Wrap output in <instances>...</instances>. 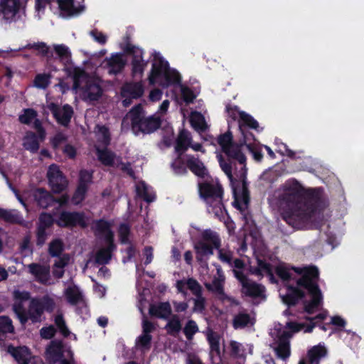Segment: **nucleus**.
Listing matches in <instances>:
<instances>
[{
  "label": "nucleus",
  "instance_id": "obj_1",
  "mask_svg": "<svg viewBox=\"0 0 364 364\" xmlns=\"http://www.w3.org/2000/svg\"><path fill=\"white\" fill-rule=\"evenodd\" d=\"M278 200L284 210L282 219L297 229L310 222L322 206L320 193L314 189L289 187L279 195Z\"/></svg>",
  "mask_w": 364,
  "mask_h": 364
},
{
  "label": "nucleus",
  "instance_id": "obj_2",
  "mask_svg": "<svg viewBox=\"0 0 364 364\" xmlns=\"http://www.w3.org/2000/svg\"><path fill=\"white\" fill-rule=\"evenodd\" d=\"M295 273L301 277L296 280L299 287L307 291L311 296V301H304V310L309 314H312L323 302V295L318 285L319 270L316 266L291 267Z\"/></svg>",
  "mask_w": 364,
  "mask_h": 364
},
{
  "label": "nucleus",
  "instance_id": "obj_3",
  "mask_svg": "<svg viewBox=\"0 0 364 364\" xmlns=\"http://www.w3.org/2000/svg\"><path fill=\"white\" fill-rule=\"evenodd\" d=\"M218 159L221 169L230 181L232 193L235 197L234 206L237 210H241L242 205L238 201V195H240V198L245 205H248L250 200V191L248 189V181L247 178V168L246 166V162L241 164L242 166L238 171L235 173V176H234L232 174V161L233 160H229L228 159L227 161L222 155L218 156Z\"/></svg>",
  "mask_w": 364,
  "mask_h": 364
},
{
  "label": "nucleus",
  "instance_id": "obj_4",
  "mask_svg": "<svg viewBox=\"0 0 364 364\" xmlns=\"http://www.w3.org/2000/svg\"><path fill=\"white\" fill-rule=\"evenodd\" d=\"M55 308V300L46 294L39 298H32L28 310L24 308L17 317L22 325H25L28 321L36 323L42 321L45 311L52 313Z\"/></svg>",
  "mask_w": 364,
  "mask_h": 364
},
{
  "label": "nucleus",
  "instance_id": "obj_5",
  "mask_svg": "<svg viewBox=\"0 0 364 364\" xmlns=\"http://www.w3.org/2000/svg\"><path fill=\"white\" fill-rule=\"evenodd\" d=\"M132 130L143 134H151L160 128L161 120L158 117H145L141 104L134 106L129 112Z\"/></svg>",
  "mask_w": 364,
  "mask_h": 364
},
{
  "label": "nucleus",
  "instance_id": "obj_6",
  "mask_svg": "<svg viewBox=\"0 0 364 364\" xmlns=\"http://www.w3.org/2000/svg\"><path fill=\"white\" fill-rule=\"evenodd\" d=\"M221 240L219 235L210 230H205L201 234V239L194 245L198 262H203L205 257L208 258L214 254V249H219Z\"/></svg>",
  "mask_w": 364,
  "mask_h": 364
},
{
  "label": "nucleus",
  "instance_id": "obj_7",
  "mask_svg": "<svg viewBox=\"0 0 364 364\" xmlns=\"http://www.w3.org/2000/svg\"><path fill=\"white\" fill-rule=\"evenodd\" d=\"M217 142L220 145L223 153L225 154L229 160H235L239 164L246 162L247 158L243 153V144L233 141V136L230 131L220 134L218 136Z\"/></svg>",
  "mask_w": 364,
  "mask_h": 364
},
{
  "label": "nucleus",
  "instance_id": "obj_8",
  "mask_svg": "<svg viewBox=\"0 0 364 364\" xmlns=\"http://www.w3.org/2000/svg\"><path fill=\"white\" fill-rule=\"evenodd\" d=\"M200 196L214 210H221L224 207L223 203V188L221 184H213L203 182L198 184Z\"/></svg>",
  "mask_w": 364,
  "mask_h": 364
},
{
  "label": "nucleus",
  "instance_id": "obj_9",
  "mask_svg": "<svg viewBox=\"0 0 364 364\" xmlns=\"http://www.w3.org/2000/svg\"><path fill=\"white\" fill-rule=\"evenodd\" d=\"M55 224L61 228L80 227L82 229L88 226L87 217L84 212L63 210L60 213Z\"/></svg>",
  "mask_w": 364,
  "mask_h": 364
},
{
  "label": "nucleus",
  "instance_id": "obj_10",
  "mask_svg": "<svg viewBox=\"0 0 364 364\" xmlns=\"http://www.w3.org/2000/svg\"><path fill=\"white\" fill-rule=\"evenodd\" d=\"M55 223V219L50 213L43 212L39 215L36 229L37 246L42 247L45 245Z\"/></svg>",
  "mask_w": 364,
  "mask_h": 364
},
{
  "label": "nucleus",
  "instance_id": "obj_11",
  "mask_svg": "<svg viewBox=\"0 0 364 364\" xmlns=\"http://www.w3.org/2000/svg\"><path fill=\"white\" fill-rule=\"evenodd\" d=\"M123 50L124 53L132 56L131 61L132 75L134 77L137 75L142 76L148 64V61L143 59L144 50L129 42L126 43Z\"/></svg>",
  "mask_w": 364,
  "mask_h": 364
},
{
  "label": "nucleus",
  "instance_id": "obj_12",
  "mask_svg": "<svg viewBox=\"0 0 364 364\" xmlns=\"http://www.w3.org/2000/svg\"><path fill=\"white\" fill-rule=\"evenodd\" d=\"M48 184L55 193H60L66 189L68 182L59 166L55 164L49 166L47 171Z\"/></svg>",
  "mask_w": 364,
  "mask_h": 364
},
{
  "label": "nucleus",
  "instance_id": "obj_13",
  "mask_svg": "<svg viewBox=\"0 0 364 364\" xmlns=\"http://www.w3.org/2000/svg\"><path fill=\"white\" fill-rule=\"evenodd\" d=\"M48 108L58 124L64 127H67L70 124L74 113L73 109L70 105L65 104L61 108L58 104L50 102L48 105Z\"/></svg>",
  "mask_w": 364,
  "mask_h": 364
},
{
  "label": "nucleus",
  "instance_id": "obj_14",
  "mask_svg": "<svg viewBox=\"0 0 364 364\" xmlns=\"http://www.w3.org/2000/svg\"><path fill=\"white\" fill-rule=\"evenodd\" d=\"M62 340L55 339L50 341L46 350V358L50 363L55 364L65 358L68 348Z\"/></svg>",
  "mask_w": 364,
  "mask_h": 364
},
{
  "label": "nucleus",
  "instance_id": "obj_15",
  "mask_svg": "<svg viewBox=\"0 0 364 364\" xmlns=\"http://www.w3.org/2000/svg\"><path fill=\"white\" fill-rule=\"evenodd\" d=\"M169 63L159 53L154 55V62L149 75L150 85H155L169 68Z\"/></svg>",
  "mask_w": 364,
  "mask_h": 364
},
{
  "label": "nucleus",
  "instance_id": "obj_16",
  "mask_svg": "<svg viewBox=\"0 0 364 364\" xmlns=\"http://www.w3.org/2000/svg\"><path fill=\"white\" fill-rule=\"evenodd\" d=\"M287 292L286 294L282 296V301L289 307L296 306L299 301L306 297V293L302 287L293 285L287 286Z\"/></svg>",
  "mask_w": 364,
  "mask_h": 364
},
{
  "label": "nucleus",
  "instance_id": "obj_17",
  "mask_svg": "<svg viewBox=\"0 0 364 364\" xmlns=\"http://www.w3.org/2000/svg\"><path fill=\"white\" fill-rule=\"evenodd\" d=\"M105 60L109 75H117L121 73L127 65V60L122 53H112L109 58H106Z\"/></svg>",
  "mask_w": 364,
  "mask_h": 364
},
{
  "label": "nucleus",
  "instance_id": "obj_18",
  "mask_svg": "<svg viewBox=\"0 0 364 364\" xmlns=\"http://www.w3.org/2000/svg\"><path fill=\"white\" fill-rule=\"evenodd\" d=\"M112 225L105 219L96 220L93 223L92 229L96 235H103L105 242H114V235L111 229Z\"/></svg>",
  "mask_w": 364,
  "mask_h": 364
},
{
  "label": "nucleus",
  "instance_id": "obj_19",
  "mask_svg": "<svg viewBox=\"0 0 364 364\" xmlns=\"http://www.w3.org/2000/svg\"><path fill=\"white\" fill-rule=\"evenodd\" d=\"M186 164L194 175L200 178H204L208 175V170L203 162L194 155H186Z\"/></svg>",
  "mask_w": 364,
  "mask_h": 364
},
{
  "label": "nucleus",
  "instance_id": "obj_20",
  "mask_svg": "<svg viewBox=\"0 0 364 364\" xmlns=\"http://www.w3.org/2000/svg\"><path fill=\"white\" fill-rule=\"evenodd\" d=\"M144 92L141 82H127L121 88L122 97H131L134 99L140 98Z\"/></svg>",
  "mask_w": 364,
  "mask_h": 364
},
{
  "label": "nucleus",
  "instance_id": "obj_21",
  "mask_svg": "<svg viewBox=\"0 0 364 364\" xmlns=\"http://www.w3.org/2000/svg\"><path fill=\"white\" fill-rule=\"evenodd\" d=\"M290 337L291 333L288 331H284L278 337V345L275 351L277 356L283 360H286L290 355Z\"/></svg>",
  "mask_w": 364,
  "mask_h": 364
},
{
  "label": "nucleus",
  "instance_id": "obj_22",
  "mask_svg": "<svg viewBox=\"0 0 364 364\" xmlns=\"http://www.w3.org/2000/svg\"><path fill=\"white\" fill-rule=\"evenodd\" d=\"M7 352L16 360L18 364H28L31 358L30 350L28 347H14L10 344L7 347Z\"/></svg>",
  "mask_w": 364,
  "mask_h": 364
},
{
  "label": "nucleus",
  "instance_id": "obj_23",
  "mask_svg": "<svg viewBox=\"0 0 364 364\" xmlns=\"http://www.w3.org/2000/svg\"><path fill=\"white\" fill-rule=\"evenodd\" d=\"M34 199L37 205L43 209L53 206L57 201L50 192L43 188L36 190L34 193Z\"/></svg>",
  "mask_w": 364,
  "mask_h": 364
},
{
  "label": "nucleus",
  "instance_id": "obj_24",
  "mask_svg": "<svg viewBox=\"0 0 364 364\" xmlns=\"http://www.w3.org/2000/svg\"><path fill=\"white\" fill-rule=\"evenodd\" d=\"M192 136L186 129H182L176 139L175 151L176 154H183L191 146Z\"/></svg>",
  "mask_w": 364,
  "mask_h": 364
},
{
  "label": "nucleus",
  "instance_id": "obj_25",
  "mask_svg": "<svg viewBox=\"0 0 364 364\" xmlns=\"http://www.w3.org/2000/svg\"><path fill=\"white\" fill-rule=\"evenodd\" d=\"M107 246L100 249L95 254V261L97 264L105 265L109 262L112 252L117 249L114 242H105Z\"/></svg>",
  "mask_w": 364,
  "mask_h": 364
},
{
  "label": "nucleus",
  "instance_id": "obj_26",
  "mask_svg": "<svg viewBox=\"0 0 364 364\" xmlns=\"http://www.w3.org/2000/svg\"><path fill=\"white\" fill-rule=\"evenodd\" d=\"M239 129L245 130V129H253L257 132L262 131V128L259 127L258 122L250 114L244 111L239 113Z\"/></svg>",
  "mask_w": 364,
  "mask_h": 364
},
{
  "label": "nucleus",
  "instance_id": "obj_27",
  "mask_svg": "<svg viewBox=\"0 0 364 364\" xmlns=\"http://www.w3.org/2000/svg\"><path fill=\"white\" fill-rule=\"evenodd\" d=\"M149 313L151 316L167 319L172 313L169 302H160L158 304L150 305Z\"/></svg>",
  "mask_w": 364,
  "mask_h": 364
},
{
  "label": "nucleus",
  "instance_id": "obj_28",
  "mask_svg": "<svg viewBox=\"0 0 364 364\" xmlns=\"http://www.w3.org/2000/svg\"><path fill=\"white\" fill-rule=\"evenodd\" d=\"M96 155L98 161L102 165L108 167H114L116 166L115 160L117 161L118 157L114 151L107 147L102 149L97 148Z\"/></svg>",
  "mask_w": 364,
  "mask_h": 364
},
{
  "label": "nucleus",
  "instance_id": "obj_29",
  "mask_svg": "<svg viewBox=\"0 0 364 364\" xmlns=\"http://www.w3.org/2000/svg\"><path fill=\"white\" fill-rule=\"evenodd\" d=\"M12 295L14 300L12 309L16 315L18 316L24 309L23 303L30 299L31 294L27 291H20L19 289H15L13 291Z\"/></svg>",
  "mask_w": 364,
  "mask_h": 364
},
{
  "label": "nucleus",
  "instance_id": "obj_30",
  "mask_svg": "<svg viewBox=\"0 0 364 364\" xmlns=\"http://www.w3.org/2000/svg\"><path fill=\"white\" fill-rule=\"evenodd\" d=\"M181 81V77L180 74L176 70L171 69L169 67L158 82L163 88H167L171 85H180Z\"/></svg>",
  "mask_w": 364,
  "mask_h": 364
},
{
  "label": "nucleus",
  "instance_id": "obj_31",
  "mask_svg": "<svg viewBox=\"0 0 364 364\" xmlns=\"http://www.w3.org/2000/svg\"><path fill=\"white\" fill-rule=\"evenodd\" d=\"M84 92L87 94V97L90 101H97L102 97V88L95 80L87 79Z\"/></svg>",
  "mask_w": 364,
  "mask_h": 364
},
{
  "label": "nucleus",
  "instance_id": "obj_32",
  "mask_svg": "<svg viewBox=\"0 0 364 364\" xmlns=\"http://www.w3.org/2000/svg\"><path fill=\"white\" fill-rule=\"evenodd\" d=\"M0 219L10 224L25 225L22 215L16 210H7L0 208Z\"/></svg>",
  "mask_w": 364,
  "mask_h": 364
},
{
  "label": "nucleus",
  "instance_id": "obj_33",
  "mask_svg": "<svg viewBox=\"0 0 364 364\" xmlns=\"http://www.w3.org/2000/svg\"><path fill=\"white\" fill-rule=\"evenodd\" d=\"M65 71L68 75L73 78V88L75 90L80 88L82 81L87 78V73L79 67L67 68Z\"/></svg>",
  "mask_w": 364,
  "mask_h": 364
},
{
  "label": "nucleus",
  "instance_id": "obj_34",
  "mask_svg": "<svg viewBox=\"0 0 364 364\" xmlns=\"http://www.w3.org/2000/svg\"><path fill=\"white\" fill-rule=\"evenodd\" d=\"M29 272L34 275L38 281L41 283L46 282L50 274L48 267L38 263H31L28 265Z\"/></svg>",
  "mask_w": 364,
  "mask_h": 364
},
{
  "label": "nucleus",
  "instance_id": "obj_35",
  "mask_svg": "<svg viewBox=\"0 0 364 364\" xmlns=\"http://www.w3.org/2000/svg\"><path fill=\"white\" fill-rule=\"evenodd\" d=\"M0 6L4 17L6 19L12 18L19 9V0H3Z\"/></svg>",
  "mask_w": 364,
  "mask_h": 364
},
{
  "label": "nucleus",
  "instance_id": "obj_36",
  "mask_svg": "<svg viewBox=\"0 0 364 364\" xmlns=\"http://www.w3.org/2000/svg\"><path fill=\"white\" fill-rule=\"evenodd\" d=\"M242 293L246 296L252 298H259L263 296L265 288L263 285L257 284L255 282L250 281L245 284L242 289Z\"/></svg>",
  "mask_w": 364,
  "mask_h": 364
},
{
  "label": "nucleus",
  "instance_id": "obj_37",
  "mask_svg": "<svg viewBox=\"0 0 364 364\" xmlns=\"http://www.w3.org/2000/svg\"><path fill=\"white\" fill-rule=\"evenodd\" d=\"M23 146L33 154L37 153L40 148L37 134L31 131L27 132L23 139Z\"/></svg>",
  "mask_w": 364,
  "mask_h": 364
},
{
  "label": "nucleus",
  "instance_id": "obj_38",
  "mask_svg": "<svg viewBox=\"0 0 364 364\" xmlns=\"http://www.w3.org/2000/svg\"><path fill=\"white\" fill-rule=\"evenodd\" d=\"M254 323V319L245 312H239L232 320V326L235 329L244 328L249 325L252 326Z\"/></svg>",
  "mask_w": 364,
  "mask_h": 364
},
{
  "label": "nucleus",
  "instance_id": "obj_39",
  "mask_svg": "<svg viewBox=\"0 0 364 364\" xmlns=\"http://www.w3.org/2000/svg\"><path fill=\"white\" fill-rule=\"evenodd\" d=\"M62 14L71 16L79 13L80 9L75 6L74 0H56Z\"/></svg>",
  "mask_w": 364,
  "mask_h": 364
},
{
  "label": "nucleus",
  "instance_id": "obj_40",
  "mask_svg": "<svg viewBox=\"0 0 364 364\" xmlns=\"http://www.w3.org/2000/svg\"><path fill=\"white\" fill-rule=\"evenodd\" d=\"M326 353L327 350L324 346L321 345L314 346L308 351L310 364H318L321 358L324 357Z\"/></svg>",
  "mask_w": 364,
  "mask_h": 364
},
{
  "label": "nucleus",
  "instance_id": "obj_41",
  "mask_svg": "<svg viewBox=\"0 0 364 364\" xmlns=\"http://www.w3.org/2000/svg\"><path fill=\"white\" fill-rule=\"evenodd\" d=\"M14 331L12 320L7 316H0V341L6 339L7 333Z\"/></svg>",
  "mask_w": 364,
  "mask_h": 364
},
{
  "label": "nucleus",
  "instance_id": "obj_42",
  "mask_svg": "<svg viewBox=\"0 0 364 364\" xmlns=\"http://www.w3.org/2000/svg\"><path fill=\"white\" fill-rule=\"evenodd\" d=\"M64 250L65 245L62 239L55 238L50 242L48 252L51 257H58Z\"/></svg>",
  "mask_w": 364,
  "mask_h": 364
},
{
  "label": "nucleus",
  "instance_id": "obj_43",
  "mask_svg": "<svg viewBox=\"0 0 364 364\" xmlns=\"http://www.w3.org/2000/svg\"><path fill=\"white\" fill-rule=\"evenodd\" d=\"M165 328L169 335L176 336L182 329V324L179 316L177 314L171 315Z\"/></svg>",
  "mask_w": 364,
  "mask_h": 364
},
{
  "label": "nucleus",
  "instance_id": "obj_44",
  "mask_svg": "<svg viewBox=\"0 0 364 364\" xmlns=\"http://www.w3.org/2000/svg\"><path fill=\"white\" fill-rule=\"evenodd\" d=\"M183 154H177V156L171 164V167L176 175L183 176L188 173L186 161L182 158Z\"/></svg>",
  "mask_w": 364,
  "mask_h": 364
},
{
  "label": "nucleus",
  "instance_id": "obj_45",
  "mask_svg": "<svg viewBox=\"0 0 364 364\" xmlns=\"http://www.w3.org/2000/svg\"><path fill=\"white\" fill-rule=\"evenodd\" d=\"M65 296L68 302L71 305H76L82 300V294L77 287L67 288Z\"/></svg>",
  "mask_w": 364,
  "mask_h": 364
},
{
  "label": "nucleus",
  "instance_id": "obj_46",
  "mask_svg": "<svg viewBox=\"0 0 364 364\" xmlns=\"http://www.w3.org/2000/svg\"><path fill=\"white\" fill-rule=\"evenodd\" d=\"M152 336L141 333L136 340V346L141 352H146L151 347Z\"/></svg>",
  "mask_w": 364,
  "mask_h": 364
},
{
  "label": "nucleus",
  "instance_id": "obj_47",
  "mask_svg": "<svg viewBox=\"0 0 364 364\" xmlns=\"http://www.w3.org/2000/svg\"><path fill=\"white\" fill-rule=\"evenodd\" d=\"M136 194L147 203H151L156 198L155 194L149 192L148 186L144 182L136 186Z\"/></svg>",
  "mask_w": 364,
  "mask_h": 364
},
{
  "label": "nucleus",
  "instance_id": "obj_48",
  "mask_svg": "<svg viewBox=\"0 0 364 364\" xmlns=\"http://www.w3.org/2000/svg\"><path fill=\"white\" fill-rule=\"evenodd\" d=\"M51 75L49 73L37 74L34 78V86L40 89H46L50 84Z\"/></svg>",
  "mask_w": 364,
  "mask_h": 364
},
{
  "label": "nucleus",
  "instance_id": "obj_49",
  "mask_svg": "<svg viewBox=\"0 0 364 364\" xmlns=\"http://www.w3.org/2000/svg\"><path fill=\"white\" fill-rule=\"evenodd\" d=\"M119 241L122 244H131L129 236L131 234V228L127 223H121L118 228Z\"/></svg>",
  "mask_w": 364,
  "mask_h": 364
},
{
  "label": "nucleus",
  "instance_id": "obj_50",
  "mask_svg": "<svg viewBox=\"0 0 364 364\" xmlns=\"http://www.w3.org/2000/svg\"><path fill=\"white\" fill-rule=\"evenodd\" d=\"M183 331L186 338L188 341H191L193 338L194 335L199 331V328L196 322L191 319L186 322Z\"/></svg>",
  "mask_w": 364,
  "mask_h": 364
},
{
  "label": "nucleus",
  "instance_id": "obj_51",
  "mask_svg": "<svg viewBox=\"0 0 364 364\" xmlns=\"http://www.w3.org/2000/svg\"><path fill=\"white\" fill-rule=\"evenodd\" d=\"M88 188L84 186H77V188L72 196L71 201L74 205L80 204L85 198Z\"/></svg>",
  "mask_w": 364,
  "mask_h": 364
},
{
  "label": "nucleus",
  "instance_id": "obj_52",
  "mask_svg": "<svg viewBox=\"0 0 364 364\" xmlns=\"http://www.w3.org/2000/svg\"><path fill=\"white\" fill-rule=\"evenodd\" d=\"M54 323L63 337L67 338L70 336V331L66 325L63 314L56 315L54 318Z\"/></svg>",
  "mask_w": 364,
  "mask_h": 364
},
{
  "label": "nucleus",
  "instance_id": "obj_53",
  "mask_svg": "<svg viewBox=\"0 0 364 364\" xmlns=\"http://www.w3.org/2000/svg\"><path fill=\"white\" fill-rule=\"evenodd\" d=\"M25 48L34 49L38 50V53L43 57H48L50 54L52 55L49 47L44 42L28 43L26 46Z\"/></svg>",
  "mask_w": 364,
  "mask_h": 364
},
{
  "label": "nucleus",
  "instance_id": "obj_54",
  "mask_svg": "<svg viewBox=\"0 0 364 364\" xmlns=\"http://www.w3.org/2000/svg\"><path fill=\"white\" fill-rule=\"evenodd\" d=\"M37 112L32 108H26L23 109V114H20L18 120L21 124H30L31 122L37 117Z\"/></svg>",
  "mask_w": 364,
  "mask_h": 364
},
{
  "label": "nucleus",
  "instance_id": "obj_55",
  "mask_svg": "<svg viewBox=\"0 0 364 364\" xmlns=\"http://www.w3.org/2000/svg\"><path fill=\"white\" fill-rule=\"evenodd\" d=\"M205 286L206 289L210 291L214 292L219 295L224 294L223 280H220L219 278L215 277L211 284L205 283Z\"/></svg>",
  "mask_w": 364,
  "mask_h": 364
},
{
  "label": "nucleus",
  "instance_id": "obj_56",
  "mask_svg": "<svg viewBox=\"0 0 364 364\" xmlns=\"http://www.w3.org/2000/svg\"><path fill=\"white\" fill-rule=\"evenodd\" d=\"M276 274L284 282H289L291 278L289 269L284 264H279L274 269Z\"/></svg>",
  "mask_w": 364,
  "mask_h": 364
},
{
  "label": "nucleus",
  "instance_id": "obj_57",
  "mask_svg": "<svg viewBox=\"0 0 364 364\" xmlns=\"http://www.w3.org/2000/svg\"><path fill=\"white\" fill-rule=\"evenodd\" d=\"M92 181V173L86 169H82L79 173L78 186H84L87 188Z\"/></svg>",
  "mask_w": 364,
  "mask_h": 364
},
{
  "label": "nucleus",
  "instance_id": "obj_58",
  "mask_svg": "<svg viewBox=\"0 0 364 364\" xmlns=\"http://www.w3.org/2000/svg\"><path fill=\"white\" fill-rule=\"evenodd\" d=\"M181 95L182 100L186 105L193 103L196 98V95L194 94L193 91L187 86H181Z\"/></svg>",
  "mask_w": 364,
  "mask_h": 364
},
{
  "label": "nucleus",
  "instance_id": "obj_59",
  "mask_svg": "<svg viewBox=\"0 0 364 364\" xmlns=\"http://www.w3.org/2000/svg\"><path fill=\"white\" fill-rule=\"evenodd\" d=\"M119 166L122 172L126 173L129 176L132 177V178H135V172L132 168L131 163H124L122 161V158L120 156H118L117 164L114 167L118 168Z\"/></svg>",
  "mask_w": 364,
  "mask_h": 364
},
{
  "label": "nucleus",
  "instance_id": "obj_60",
  "mask_svg": "<svg viewBox=\"0 0 364 364\" xmlns=\"http://www.w3.org/2000/svg\"><path fill=\"white\" fill-rule=\"evenodd\" d=\"M186 283L188 289L193 295L199 296H201L202 287L196 279L193 278H188Z\"/></svg>",
  "mask_w": 364,
  "mask_h": 364
},
{
  "label": "nucleus",
  "instance_id": "obj_61",
  "mask_svg": "<svg viewBox=\"0 0 364 364\" xmlns=\"http://www.w3.org/2000/svg\"><path fill=\"white\" fill-rule=\"evenodd\" d=\"M54 50L61 60H68L71 57L69 48L63 44L55 46Z\"/></svg>",
  "mask_w": 364,
  "mask_h": 364
},
{
  "label": "nucleus",
  "instance_id": "obj_62",
  "mask_svg": "<svg viewBox=\"0 0 364 364\" xmlns=\"http://www.w3.org/2000/svg\"><path fill=\"white\" fill-rule=\"evenodd\" d=\"M67 141V136L61 132H58L50 139V144L54 150L58 149L60 146Z\"/></svg>",
  "mask_w": 364,
  "mask_h": 364
},
{
  "label": "nucleus",
  "instance_id": "obj_63",
  "mask_svg": "<svg viewBox=\"0 0 364 364\" xmlns=\"http://www.w3.org/2000/svg\"><path fill=\"white\" fill-rule=\"evenodd\" d=\"M55 333L56 329L53 325L43 327L40 330V335L44 339H51L55 336Z\"/></svg>",
  "mask_w": 364,
  "mask_h": 364
},
{
  "label": "nucleus",
  "instance_id": "obj_64",
  "mask_svg": "<svg viewBox=\"0 0 364 364\" xmlns=\"http://www.w3.org/2000/svg\"><path fill=\"white\" fill-rule=\"evenodd\" d=\"M208 340L210 344L211 351L220 353V338L216 335L208 336Z\"/></svg>",
  "mask_w": 364,
  "mask_h": 364
}]
</instances>
